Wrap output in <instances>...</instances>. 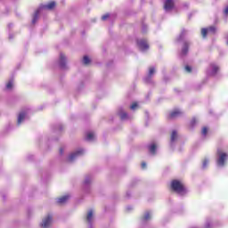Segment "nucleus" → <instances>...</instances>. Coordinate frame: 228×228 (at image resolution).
<instances>
[{
  "label": "nucleus",
  "mask_w": 228,
  "mask_h": 228,
  "mask_svg": "<svg viewBox=\"0 0 228 228\" xmlns=\"http://www.w3.org/2000/svg\"><path fill=\"white\" fill-rule=\"evenodd\" d=\"M224 13L226 17H228V5L224 8Z\"/></svg>",
  "instance_id": "31"
},
{
  "label": "nucleus",
  "mask_w": 228,
  "mask_h": 228,
  "mask_svg": "<svg viewBox=\"0 0 228 228\" xmlns=\"http://www.w3.org/2000/svg\"><path fill=\"white\" fill-rule=\"evenodd\" d=\"M208 33H209L208 28L201 29V35H202L203 38H206V37H208Z\"/></svg>",
  "instance_id": "21"
},
{
  "label": "nucleus",
  "mask_w": 228,
  "mask_h": 228,
  "mask_svg": "<svg viewBox=\"0 0 228 228\" xmlns=\"http://www.w3.org/2000/svg\"><path fill=\"white\" fill-rule=\"evenodd\" d=\"M59 63H60V67L61 69H65L66 65H67V59L65 58V55L63 53H61L60 54V61H59Z\"/></svg>",
  "instance_id": "8"
},
{
  "label": "nucleus",
  "mask_w": 228,
  "mask_h": 228,
  "mask_svg": "<svg viewBox=\"0 0 228 228\" xmlns=\"http://www.w3.org/2000/svg\"><path fill=\"white\" fill-rule=\"evenodd\" d=\"M174 8V0H166L164 3V9L168 12Z\"/></svg>",
  "instance_id": "7"
},
{
  "label": "nucleus",
  "mask_w": 228,
  "mask_h": 228,
  "mask_svg": "<svg viewBox=\"0 0 228 228\" xmlns=\"http://www.w3.org/2000/svg\"><path fill=\"white\" fill-rule=\"evenodd\" d=\"M185 70H186V72H191V67L185 66Z\"/></svg>",
  "instance_id": "32"
},
{
  "label": "nucleus",
  "mask_w": 228,
  "mask_h": 228,
  "mask_svg": "<svg viewBox=\"0 0 228 228\" xmlns=\"http://www.w3.org/2000/svg\"><path fill=\"white\" fill-rule=\"evenodd\" d=\"M195 124H197V119L195 118H193L191 120V127H193V126H195Z\"/></svg>",
  "instance_id": "27"
},
{
  "label": "nucleus",
  "mask_w": 228,
  "mask_h": 228,
  "mask_svg": "<svg viewBox=\"0 0 228 228\" xmlns=\"http://www.w3.org/2000/svg\"><path fill=\"white\" fill-rule=\"evenodd\" d=\"M170 189L172 191L179 193V195H185L186 193V187L184 186V183L179 180H172Z\"/></svg>",
  "instance_id": "1"
},
{
  "label": "nucleus",
  "mask_w": 228,
  "mask_h": 228,
  "mask_svg": "<svg viewBox=\"0 0 228 228\" xmlns=\"http://www.w3.org/2000/svg\"><path fill=\"white\" fill-rule=\"evenodd\" d=\"M69 199H70L69 195L62 196L57 200V204H65Z\"/></svg>",
  "instance_id": "11"
},
{
  "label": "nucleus",
  "mask_w": 228,
  "mask_h": 228,
  "mask_svg": "<svg viewBox=\"0 0 228 228\" xmlns=\"http://www.w3.org/2000/svg\"><path fill=\"white\" fill-rule=\"evenodd\" d=\"M201 133H202V134H203L204 136H206V134H208V127H206V126L203 127Z\"/></svg>",
  "instance_id": "28"
},
{
  "label": "nucleus",
  "mask_w": 228,
  "mask_h": 228,
  "mask_svg": "<svg viewBox=\"0 0 228 228\" xmlns=\"http://www.w3.org/2000/svg\"><path fill=\"white\" fill-rule=\"evenodd\" d=\"M210 67L212 69L213 74H216V72H218V70H220V68L218 66H216V64H210Z\"/></svg>",
  "instance_id": "16"
},
{
  "label": "nucleus",
  "mask_w": 228,
  "mask_h": 228,
  "mask_svg": "<svg viewBox=\"0 0 228 228\" xmlns=\"http://www.w3.org/2000/svg\"><path fill=\"white\" fill-rule=\"evenodd\" d=\"M53 222V216H47L44 220L43 224H41V227L47 228L49 225H51V223Z\"/></svg>",
  "instance_id": "6"
},
{
  "label": "nucleus",
  "mask_w": 228,
  "mask_h": 228,
  "mask_svg": "<svg viewBox=\"0 0 228 228\" xmlns=\"http://www.w3.org/2000/svg\"><path fill=\"white\" fill-rule=\"evenodd\" d=\"M81 154H83V151L82 150L72 153L69 157V161H74V159H76V158H77V156H81Z\"/></svg>",
  "instance_id": "9"
},
{
  "label": "nucleus",
  "mask_w": 228,
  "mask_h": 228,
  "mask_svg": "<svg viewBox=\"0 0 228 228\" xmlns=\"http://www.w3.org/2000/svg\"><path fill=\"white\" fill-rule=\"evenodd\" d=\"M86 140H88V141L94 140V133H92V132L87 133Z\"/></svg>",
  "instance_id": "23"
},
{
  "label": "nucleus",
  "mask_w": 228,
  "mask_h": 228,
  "mask_svg": "<svg viewBox=\"0 0 228 228\" xmlns=\"http://www.w3.org/2000/svg\"><path fill=\"white\" fill-rule=\"evenodd\" d=\"M184 37H186V31L183 30L177 38V42H183V40H184Z\"/></svg>",
  "instance_id": "15"
},
{
  "label": "nucleus",
  "mask_w": 228,
  "mask_h": 228,
  "mask_svg": "<svg viewBox=\"0 0 228 228\" xmlns=\"http://www.w3.org/2000/svg\"><path fill=\"white\" fill-rule=\"evenodd\" d=\"M12 88H13V80H9L8 83L6 84V89L12 90Z\"/></svg>",
  "instance_id": "20"
},
{
  "label": "nucleus",
  "mask_w": 228,
  "mask_h": 228,
  "mask_svg": "<svg viewBox=\"0 0 228 228\" xmlns=\"http://www.w3.org/2000/svg\"><path fill=\"white\" fill-rule=\"evenodd\" d=\"M208 159H205V160L203 161V167H208Z\"/></svg>",
  "instance_id": "34"
},
{
  "label": "nucleus",
  "mask_w": 228,
  "mask_h": 228,
  "mask_svg": "<svg viewBox=\"0 0 228 228\" xmlns=\"http://www.w3.org/2000/svg\"><path fill=\"white\" fill-rule=\"evenodd\" d=\"M120 118H121V120H126V118H127V113L126 112H121L120 113Z\"/></svg>",
  "instance_id": "26"
},
{
  "label": "nucleus",
  "mask_w": 228,
  "mask_h": 228,
  "mask_svg": "<svg viewBox=\"0 0 228 228\" xmlns=\"http://www.w3.org/2000/svg\"><path fill=\"white\" fill-rule=\"evenodd\" d=\"M131 110H136V108H138V103L136 102H134L132 105H131Z\"/></svg>",
  "instance_id": "29"
},
{
  "label": "nucleus",
  "mask_w": 228,
  "mask_h": 228,
  "mask_svg": "<svg viewBox=\"0 0 228 228\" xmlns=\"http://www.w3.org/2000/svg\"><path fill=\"white\" fill-rule=\"evenodd\" d=\"M181 115H183V112L176 109L169 113L167 118L168 120H172L174 118H177V117H181Z\"/></svg>",
  "instance_id": "4"
},
{
  "label": "nucleus",
  "mask_w": 228,
  "mask_h": 228,
  "mask_svg": "<svg viewBox=\"0 0 228 228\" xmlns=\"http://www.w3.org/2000/svg\"><path fill=\"white\" fill-rule=\"evenodd\" d=\"M91 61H92L90 60V58L88 56H86V55L84 56V58H83L84 65H90Z\"/></svg>",
  "instance_id": "18"
},
{
  "label": "nucleus",
  "mask_w": 228,
  "mask_h": 228,
  "mask_svg": "<svg viewBox=\"0 0 228 228\" xmlns=\"http://www.w3.org/2000/svg\"><path fill=\"white\" fill-rule=\"evenodd\" d=\"M208 30V33H216V28L215 27H209L208 28H207Z\"/></svg>",
  "instance_id": "25"
},
{
  "label": "nucleus",
  "mask_w": 228,
  "mask_h": 228,
  "mask_svg": "<svg viewBox=\"0 0 228 228\" xmlns=\"http://www.w3.org/2000/svg\"><path fill=\"white\" fill-rule=\"evenodd\" d=\"M217 156H219L217 159V165L219 167H224V165H225V159H227V153L222 151V149H217Z\"/></svg>",
  "instance_id": "2"
},
{
  "label": "nucleus",
  "mask_w": 228,
  "mask_h": 228,
  "mask_svg": "<svg viewBox=\"0 0 228 228\" xmlns=\"http://www.w3.org/2000/svg\"><path fill=\"white\" fill-rule=\"evenodd\" d=\"M141 167H142V168H147V164L145 163V162H142V164H141Z\"/></svg>",
  "instance_id": "33"
},
{
  "label": "nucleus",
  "mask_w": 228,
  "mask_h": 228,
  "mask_svg": "<svg viewBox=\"0 0 228 228\" xmlns=\"http://www.w3.org/2000/svg\"><path fill=\"white\" fill-rule=\"evenodd\" d=\"M177 137H178L177 131L173 130L171 133V138H170L171 143H174V142H175V140H177Z\"/></svg>",
  "instance_id": "14"
},
{
  "label": "nucleus",
  "mask_w": 228,
  "mask_h": 228,
  "mask_svg": "<svg viewBox=\"0 0 228 228\" xmlns=\"http://www.w3.org/2000/svg\"><path fill=\"white\" fill-rule=\"evenodd\" d=\"M38 13H39L38 11H37V12H35L34 18H33V20H32V23H33V24H35V22H37V20H38Z\"/></svg>",
  "instance_id": "22"
},
{
  "label": "nucleus",
  "mask_w": 228,
  "mask_h": 228,
  "mask_svg": "<svg viewBox=\"0 0 228 228\" xmlns=\"http://www.w3.org/2000/svg\"><path fill=\"white\" fill-rule=\"evenodd\" d=\"M110 19V14H104L102 17V20H106Z\"/></svg>",
  "instance_id": "30"
},
{
  "label": "nucleus",
  "mask_w": 228,
  "mask_h": 228,
  "mask_svg": "<svg viewBox=\"0 0 228 228\" xmlns=\"http://www.w3.org/2000/svg\"><path fill=\"white\" fill-rule=\"evenodd\" d=\"M44 10H54L56 8V2L52 1L48 4L43 6Z\"/></svg>",
  "instance_id": "10"
},
{
  "label": "nucleus",
  "mask_w": 228,
  "mask_h": 228,
  "mask_svg": "<svg viewBox=\"0 0 228 228\" xmlns=\"http://www.w3.org/2000/svg\"><path fill=\"white\" fill-rule=\"evenodd\" d=\"M142 220L144 222H146L147 220H151V214L150 213H146L143 216H142Z\"/></svg>",
  "instance_id": "24"
},
{
  "label": "nucleus",
  "mask_w": 228,
  "mask_h": 228,
  "mask_svg": "<svg viewBox=\"0 0 228 228\" xmlns=\"http://www.w3.org/2000/svg\"><path fill=\"white\" fill-rule=\"evenodd\" d=\"M158 149V146L155 143H152L151 145L149 146V151L151 154L154 156L156 154V150Z\"/></svg>",
  "instance_id": "12"
},
{
  "label": "nucleus",
  "mask_w": 228,
  "mask_h": 228,
  "mask_svg": "<svg viewBox=\"0 0 228 228\" xmlns=\"http://www.w3.org/2000/svg\"><path fill=\"white\" fill-rule=\"evenodd\" d=\"M94 216V211L90 210L86 216V221L90 224L92 222V218Z\"/></svg>",
  "instance_id": "17"
},
{
  "label": "nucleus",
  "mask_w": 228,
  "mask_h": 228,
  "mask_svg": "<svg viewBox=\"0 0 228 228\" xmlns=\"http://www.w3.org/2000/svg\"><path fill=\"white\" fill-rule=\"evenodd\" d=\"M24 118H26V112H20L18 116V124H22Z\"/></svg>",
  "instance_id": "13"
},
{
  "label": "nucleus",
  "mask_w": 228,
  "mask_h": 228,
  "mask_svg": "<svg viewBox=\"0 0 228 228\" xmlns=\"http://www.w3.org/2000/svg\"><path fill=\"white\" fill-rule=\"evenodd\" d=\"M60 154H63V148L60 149Z\"/></svg>",
  "instance_id": "35"
},
{
  "label": "nucleus",
  "mask_w": 228,
  "mask_h": 228,
  "mask_svg": "<svg viewBox=\"0 0 228 228\" xmlns=\"http://www.w3.org/2000/svg\"><path fill=\"white\" fill-rule=\"evenodd\" d=\"M188 51H190V42L185 41L182 46L181 55L186 56V54H188Z\"/></svg>",
  "instance_id": "5"
},
{
  "label": "nucleus",
  "mask_w": 228,
  "mask_h": 228,
  "mask_svg": "<svg viewBox=\"0 0 228 228\" xmlns=\"http://www.w3.org/2000/svg\"><path fill=\"white\" fill-rule=\"evenodd\" d=\"M137 45L141 51H147L149 49V43L145 39L137 40Z\"/></svg>",
  "instance_id": "3"
},
{
  "label": "nucleus",
  "mask_w": 228,
  "mask_h": 228,
  "mask_svg": "<svg viewBox=\"0 0 228 228\" xmlns=\"http://www.w3.org/2000/svg\"><path fill=\"white\" fill-rule=\"evenodd\" d=\"M155 72H156V69L154 67H151L149 69V73H148L149 77H152Z\"/></svg>",
  "instance_id": "19"
}]
</instances>
